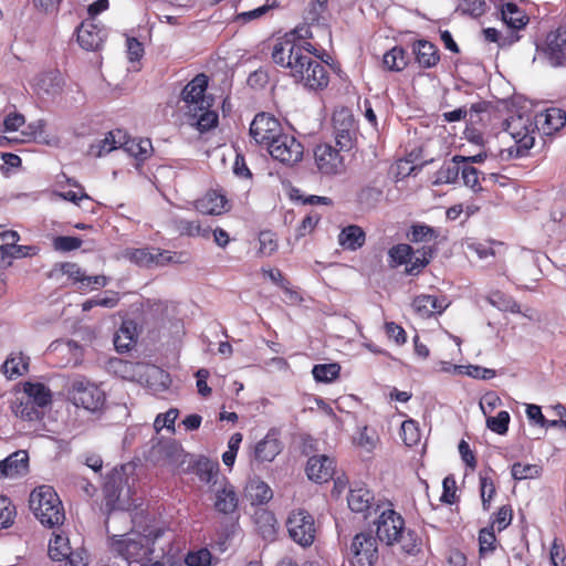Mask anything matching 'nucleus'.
Returning <instances> with one entry per match:
<instances>
[{
  "mask_svg": "<svg viewBox=\"0 0 566 566\" xmlns=\"http://www.w3.org/2000/svg\"><path fill=\"white\" fill-rule=\"evenodd\" d=\"M296 31L277 39L272 49V60L275 64L289 70V74L295 83H300L307 91L318 92L328 86L329 75L327 67L323 64H314L308 74L304 76L306 62L310 54L317 56L316 48L306 41L296 40Z\"/></svg>",
  "mask_w": 566,
  "mask_h": 566,
  "instance_id": "f257e3e1",
  "label": "nucleus"
},
{
  "mask_svg": "<svg viewBox=\"0 0 566 566\" xmlns=\"http://www.w3.org/2000/svg\"><path fill=\"white\" fill-rule=\"evenodd\" d=\"M111 366L120 377L145 385L156 394L167 390L171 384L169 374L151 364L115 359Z\"/></svg>",
  "mask_w": 566,
  "mask_h": 566,
  "instance_id": "f03ea898",
  "label": "nucleus"
},
{
  "mask_svg": "<svg viewBox=\"0 0 566 566\" xmlns=\"http://www.w3.org/2000/svg\"><path fill=\"white\" fill-rule=\"evenodd\" d=\"M29 505L36 520L45 527L54 528L65 521L62 501L50 485L34 489L30 494Z\"/></svg>",
  "mask_w": 566,
  "mask_h": 566,
  "instance_id": "7ed1b4c3",
  "label": "nucleus"
},
{
  "mask_svg": "<svg viewBox=\"0 0 566 566\" xmlns=\"http://www.w3.org/2000/svg\"><path fill=\"white\" fill-rule=\"evenodd\" d=\"M153 541L148 535L137 532H129L124 535L114 536L112 549L122 556L129 566L139 565L149 560L153 553Z\"/></svg>",
  "mask_w": 566,
  "mask_h": 566,
  "instance_id": "20e7f679",
  "label": "nucleus"
},
{
  "mask_svg": "<svg viewBox=\"0 0 566 566\" xmlns=\"http://www.w3.org/2000/svg\"><path fill=\"white\" fill-rule=\"evenodd\" d=\"M537 125L530 116H513L505 123V130L514 140V146L509 148L512 157H524L534 146Z\"/></svg>",
  "mask_w": 566,
  "mask_h": 566,
  "instance_id": "39448f33",
  "label": "nucleus"
},
{
  "mask_svg": "<svg viewBox=\"0 0 566 566\" xmlns=\"http://www.w3.org/2000/svg\"><path fill=\"white\" fill-rule=\"evenodd\" d=\"M69 395L76 407L90 412L102 410L106 401L104 390L84 377H77L72 381Z\"/></svg>",
  "mask_w": 566,
  "mask_h": 566,
  "instance_id": "423d86ee",
  "label": "nucleus"
},
{
  "mask_svg": "<svg viewBox=\"0 0 566 566\" xmlns=\"http://www.w3.org/2000/svg\"><path fill=\"white\" fill-rule=\"evenodd\" d=\"M289 536L302 547H310L316 537L314 517L305 510L292 511L286 520Z\"/></svg>",
  "mask_w": 566,
  "mask_h": 566,
  "instance_id": "0eeeda50",
  "label": "nucleus"
},
{
  "mask_svg": "<svg viewBox=\"0 0 566 566\" xmlns=\"http://www.w3.org/2000/svg\"><path fill=\"white\" fill-rule=\"evenodd\" d=\"M104 511L109 514L114 511H125L132 505L130 489L120 474L111 475L103 488Z\"/></svg>",
  "mask_w": 566,
  "mask_h": 566,
  "instance_id": "6e6552de",
  "label": "nucleus"
},
{
  "mask_svg": "<svg viewBox=\"0 0 566 566\" xmlns=\"http://www.w3.org/2000/svg\"><path fill=\"white\" fill-rule=\"evenodd\" d=\"M348 554L353 566H373L378 559L377 538L371 532L356 534Z\"/></svg>",
  "mask_w": 566,
  "mask_h": 566,
  "instance_id": "1a4fd4ad",
  "label": "nucleus"
},
{
  "mask_svg": "<svg viewBox=\"0 0 566 566\" xmlns=\"http://www.w3.org/2000/svg\"><path fill=\"white\" fill-rule=\"evenodd\" d=\"M268 151L273 159L293 166L302 160L304 147L294 136L282 133L270 144Z\"/></svg>",
  "mask_w": 566,
  "mask_h": 566,
  "instance_id": "9d476101",
  "label": "nucleus"
},
{
  "mask_svg": "<svg viewBox=\"0 0 566 566\" xmlns=\"http://www.w3.org/2000/svg\"><path fill=\"white\" fill-rule=\"evenodd\" d=\"M283 133L280 122L272 115L260 113L250 125V135L256 144L266 148Z\"/></svg>",
  "mask_w": 566,
  "mask_h": 566,
  "instance_id": "9b49d317",
  "label": "nucleus"
},
{
  "mask_svg": "<svg viewBox=\"0 0 566 566\" xmlns=\"http://www.w3.org/2000/svg\"><path fill=\"white\" fill-rule=\"evenodd\" d=\"M376 538L388 546L396 544L399 534L405 526L402 516L392 509L381 511L376 522Z\"/></svg>",
  "mask_w": 566,
  "mask_h": 566,
  "instance_id": "f8f14e48",
  "label": "nucleus"
},
{
  "mask_svg": "<svg viewBox=\"0 0 566 566\" xmlns=\"http://www.w3.org/2000/svg\"><path fill=\"white\" fill-rule=\"evenodd\" d=\"M317 169L326 176L339 175L345 170L344 158L339 150L329 144L317 145L314 150Z\"/></svg>",
  "mask_w": 566,
  "mask_h": 566,
  "instance_id": "ddd939ff",
  "label": "nucleus"
},
{
  "mask_svg": "<svg viewBox=\"0 0 566 566\" xmlns=\"http://www.w3.org/2000/svg\"><path fill=\"white\" fill-rule=\"evenodd\" d=\"M207 86L208 77L205 74H198L184 87L181 98L186 103L188 113L211 106L205 95Z\"/></svg>",
  "mask_w": 566,
  "mask_h": 566,
  "instance_id": "4468645a",
  "label": "nucleus"
},
{
  "mask_svg": "<svg viewBox=\"0 0 566 566\" xmlns=\"http://www.w3.org/2000/svg\"><path fill=\"white\" fill-rule=\"evenodd\" d=\"M214 494V509L224 515L233 514L239 504L238 494L234 486L226 479L214 481L213 483Z\"/></svg>",
  "mask_w": 566,
  "mask_h": 566,
  "instance_id": "2eb2a0df",
  "label": "nucleus"
},
{
  "mask_svg": "<svg viewBox=\"0 0 566 566\" xmlns=\"http://www.w3.org/2000/svg\"><path fill=\"white\" fill-rule=\"evenodd\" d=\"M125 255L139 266L166 265L176 262V254L155 248H140L126 250Z\"/></svg>",
  "mask_w": 566,
  "mask_h": 566,
  "instance_id": "dca6fc26",
  "label": "nucleus"
},
{
  "mask_svg": "<svg viewBox=\"0 0 566 566\" xmlns=\"http://www.w3.org/2000/svg\"><path fill=\"white\" fill-rule=\"evenodd\" d=\"M544 52L552 66H566V25L548 33Z\"/></svg>",
  "mask_w": 566,
  "mask_h": 566,
  "instance_id": "f3484780",
  "label": "nucleus"
},
{
  "mask_svg": "<svg viewBox=\"0 0 566 566\" xmlns=\"http://www.w3.org/2000/svg\"><path fill=\"white\" fill-rule=\"evenodd\" d=\"M374 500L373 493L365 486L350 489L347 496L348 507L355 513L363 514L364 518H368L373 512H378L379 505Z\"/></svg>",
  "mask_w": 566,
  "mask_h": 566,
  "instance_id": "a211bd4d",
  "label": "nucleus"
},
{
  "mask_svg": "<svg viewBox=\"0 0 566 566\" xmlns=\"http://www.w3.org/2000/svg\"><path fill=\"white\" fill-rule=\"evenodd\" d=\"M106 36V30L93 22H83L77 28V42L86 51L99 50Z\"/></svg>",
  "mask_w": 566,
  "mask_h": 566,
  "instance_id": "6ab92c4d",
  "label": "nucleus"
},
{
  "mask_svg": "<svg viewBox=\"0 0 566 566\" xmlns=\"http://www.w3.org/2000/svg\"><path fill=\"white\" fill-rule=\"evenodd\" d=\"M450 305L447 296L421 294L413 298L412 308L421 317L428 318L443 313Z\"/></svg>",
  "mask_w": 566,
  "mask_h": 566,
  "instance_id": "aec40b11",
  "label": "nucleus"
},
{
  "mask_svg": "<svg viewBox=\"0 0 566 566\" xmlns=\"http://www.w3.org/2000/svg\"><path fill=\"white\" fill-rule=\"evenodd\" d=\"M334 471V459L327 455H313L307 461L306 474L310 480L317 483L327 482L333 478Z\"/></svg>",
  "mask_w": 566,
  "mask_h": 566,
  "instance_id": "412c9836",
  "label": "nucleus"
},
{
  "mask_svg": "<svg viewBox=\"0 0 566 566\" xmlns=\"http://www.w3.org/2000/svg\"><path fill=\"white\" fill-rule=\"evenodd\" d=\"M29 469V454L25 450H18L0 461V479L24 475Z\"/></svg>",
  "mask_w": 566,
  "mask_h": 566,
  "instance_id": "4be33fe9",
  "label": "nucleus"
},
{
  "mask_svg": "<svg viewBox=\"0 0 566 566\" xmlns=\"http://www.w3.org/2000/svg\"><path fill=\"white\" fill-rule=\"evenodd\" d=\"M535 125L541 127L546 135L558 132L566 125V112L562 108L552 107L535 116Z\"/></svg>",
  "mask_w": 566,
  "mask_h": 566,
  "instance_id": "5701e85b",
  "label": "nucleus"
},
{
  "mask_svg": "<svg viewBox=\"0 0 566 566\" xmlns=\"http://www.w3.org/2000/svg\"><path fill=\"white\" fill-rule=\"evenodd\" d=\"M412 52L419 66L423 69H431L440 61L438 48L427 40L413 42Z\"/></svg>",
  "mask_w": 566,
  "mask_h": 566,
  "instance_id": "b1692460",
  "label": "nucleus"
},
{
  "mask_svg": "<svg viewBox=\"0 0 566 566\" xmlns=\"http://www.w3.org/2000/svg\"><path fill=\"white\" fill-rule=\"evenodd\" d=\"M196 209L202 214H221L228 208V200L224 195L217 190L208 191L202 198L197 200Z\"/></svg>",
  "mask_w": 566,
  "mask_h": 566,
  "instance_id": "393cba45",
  "label": "nucleus"
},
{
  "mask_svg": "<svg viewBox=\"0 0 566 566\" xmlns=\"http://www.w3.org/2000/svg\"><path fill=\"white\" fill-rule=\"evenodd\" d=\"M125 139V133L120 129L108 132L103 139L92 144L88 149V155L93 157H102L107 155L114 149L122 148V143Z\"/></svg>",
  "mask_w": 566,
  "mask_h": 566,
  "instance_id": "a878e982",
  "label": "nucleus"
},
{
  "mask_svg": "<svg viewBox=\"0 0 566 566\" xmlns=\"http://www.w3.org/2000/svg\"><path fill=\"white\" fill-rule=\"evenodd\" d=\"M365 240L364 230L355 224L345 227L338 234V244L344 250L356 251L364 245Z\"/></svg>",
  "mask_w": 566,
  "mask_h": 566,
  "instance_id": "bb28decb",
  "label": "nucleus"
},
{
  "mask_svg": "<svg viewBox=\"0 0 566 566\" xmlns=\"http://www.w3.org/2000/svg\"><path fill=\"white\" fill-rule=\"evenodd\" d=\"M281 452V444L274 433L269 432L254 449V457L258 461L271 462Z\"/></svg>",
  "mask_w": 566,
  "mask_h": 566,
  "instance_id": "cd10ccee",
  "label": "nucleus"
},
{
  "mask_svg": "<svg viewBox=\"0 0 566 566\" xmlns=\"http://www.w3.org/2000/svg\"><path fill=\"white\" fill-rule=\"evenodd\" d=\"M30 358L23 353H11L2 364V370L7 378L15 379L29 370Z\"/></svg>",
  "mask_w": 566,
  "mask_h": 566,
  "instance_id": "c85d7f7f",
  "label": "nucleus"
},
{
  "mask_svg": "<svg viewBox=\"0 0 566 566\" xmlns=\"http://www.w3.org/2000/svg\"><path fill=\"white\" fill-rule=\"evenodd\" d=\"M245 495L252 505H262L273 497V492L265 482L252 479L245 486Z\"/></svg>",
  "mask_w": 566,
  "mask_h": 566,
  "instance_id": "c756f323",
  "label": "nucleus"
},
{
  "mask_svg": "<svg viewBox=\"0 0 566 566\" xmlns=\"http://www.w3.org/2000/svg\"><path fill=\"white\" fill-rule=\"evenodd\" d=\"M122 148L128 155L133 156L139 161L146 160L153 151V145L148 138H130L125 135L122 143Z\"/></svg>",
  "mask_w": 566,
  "mask_h": 566,
  "instance_id": "7c9ffc66",
  "label": "nucleus"
},
{
  "mask_svg": "<svg viewBox=\"0 0 566 566\" xmlns=\"http://www.w3.org/2000/svg\"><path fill=\"white\" fill-rule=\"evenodd\" d=\"M501 14L503 22L513 30L523 29L528 21V18L524 11L513 2L505 3L502 7Z\"/></svg>",
  "mask_w": 566,
  "mask_h": 566,
  "instance_id": "2f4dec72",
  "label": "nucleus"
},
{
  "mask_svg": "<svg viewBox=\"0 0 566 566\" xmlns=\"http://www.w3.org/2000/svg\"><path fill=\"white\" fill-rule=\"evenodd\" d=\"M34 87L38 93L55 95L61 90V75L56 71L45 72L34 78Z\"/></svg>",
  "mask_w": 566,
  "mask_h": 566,
  "instance_id": "473e14b6",
  "label": "nucleus"
},
{
  "mask_svg": "<svg viewBox=\"0 0 566 566\" xmlns=\"http://www.w3.org/2000/svg\"><path fill=\"white\" fill-rule=\"evenodd\" d=\"M27 399L32 401L39 408H44L51 403L52 396L50 389L41 382H25L23 386Z\"/></svg>",
  "mask_w": 566,
  "mask_h": 566,
  "instance_id": "72a5a7b5",
  "label": "nucleus"
},
{
  "mask_svg": "<svg viewBox=\"0 0 566 566\" xmlns=\"http://www.w3.org/2000/svg\"><path fill=\"white\" fill-rule=\"evenodd\" d=\"M72 548L69 538L63 534H54L49 543V556L54 562L66 560L71 555Z\"/></svg>",
  "mask_w": 566,
  "mask_h": 566,
  "instance_id": "f704fd0d",
  "label": "nucleus"
},
{
  "mask_svg": "<svg viewBox=\"0 0 566 566\" xmlns=\"http://www.w3.org/2000/svg\"><path fill=\"white\" fill-rule=\"evenodd\" d=\"M382 64L385 69L391 72H400L407 65V54L403 48L394 46L391 50L387 51L382 57Z\"/></svg>",
  "mask_w": 566,
  "mask_h": 566,
  "instance_id": "c9c22d12",
  "label": "nucleus"
},
{
  "mask_svg": "<svg viewBox=\"0 0 566 566\" xmlns=\"http://www.w3.org/2000/svg\"><path fill=\"white\" fill-rule=\"evenodd\" d=\"M440 235V231L437 228L430 227L424 223H415L410 227L408 237L410 241L415 243H428L436 241Z\"/></svg>",
  "mask_w": 566,
  "mask_h": 566,
  "instance_id": "e433bc0d",
  "label": "nucleus"
},
{
  "mask_svg": "<svg viewBox=\"0 0 566 566\" xmlns=\"http://www.w3.org/2000/svg\"><path fill=\"white\" fill-rule=\"evenodd\" d=\"M413 256V249L407 243H399L391 247L388 251V264L390 268H398L408 264Z\"/></svg>",
  "mask_w": 566,
  "mask_h": 566,
  "instance_id": "4c0bfd02",
  "label": "nucleus"
},
{
  "mask_svg": "<svg viewBox=\"0 0 566 566\" xmlns=\"http://www.w3.org/2000/svg\"><path fill=\"white\" fill-rule=\"evenodd\" d=\"M195 471L200 481L205 483H214L218 480L219 463L207 458L199 459L195 465Z\"/></svg>",
  "mask_w": 566,
  "mask_h": 566,
  "instance_id": "58836bf2",
  "label": "nucleus"
},
{
  "mask_svg": "<svg viewBox=\"0 0 566 566\" xmlns=\"http://www.w3.org/2000/svg\"><path fill=\"white\" fill-rule=\"evenodd\" d=\"M462 169V163L457 161L455 156L452 161L443 165L436 174V185L453 184L458 180Z\"/></svg>",
  "mask_w": 566,
  "mask_h": 566,
  "instance_id": "ea45409f",
  "label": "nucleus"
},
{
  "mask_svg": "<svg viewBox=\"0 0 566 566\" xmlns=\"http://www.w3.org/2000/svg\"><path fill=\"white\" fill-rule=\"evenodd\" d=\"M479 554L485 558L492 555L497 546V539L493 530V525L484 527L479 532Z\"/></svg>",
  "mask_w": 566,
  "mask_h": 566,
  "instance_id": "a19ab883",
  "label": "nucleus"
},
{
  "mask_svg": "<svg viewBox=\"0 0 566 566\" xmlns=\"http://www.w3.org/2000/svg\"><path fill=\"white\" fill-rule=\"evenodd\" d=\"M12 411L17 417L28 421L40 420L43 415L42 409L28 399L15 402L12 406Z\"/></svg>",
  "mask_w": 566,
  "mask_h": 566,
  "instance_id": "79ce46f5",
  "label": "nucleus"
},
{
  "mask_svg": "<svg viewBox=\"0 0 566 566\" xmlns=\"http://www.w3.org/2000/svg\"><path fill=\"white\" fill-rule=\"evenodd\" d=\"M333 122L336 125L337 117H333ZM342 128H337L335 126V140L336 145L339 147V150H348L352 147V135L350 127L353 126V119L350 116L345 118L342 123Z\"/></svg>",
  "mask_w": 566,
  "mask_h": 566,
  "instance_id": "37998d69",
  "label": "nucleus"
},
{
  "mask_svg": "<svg viewBox=\"0 0 566 566\" xmlns=\"http://www.w3.org/2000/svg\"><path fill=\"white\" fill-rule=\"evenodd\" d=\"M488 302L500 311L520 313V305L511 297L502 292H493L486 297Z\"/></svg>",
  "mask_w": 566,
  "mask_h": 566,
  "instance_id": "c03bdc74",
  "label": "nucleus"
},
{
  "mask_svg": "<svg viewBox=\"0 0 566 566\" xmlns=\"http://www.w3.org/2000/svg\"><path fill=\"white\" fill-rule=\"evenodd\" d=\"M396 544H399L401 549L409 555H416L420 551V539L417 533L411 530H406L405 526Z\"/></svg>",
  "mask_w": 566,
  "mask_h": 566,
  "instance_id": "a18cd8bd",
  "label": "nucleus"
},
{
  "mask_svg": "<svg viewBox=\"0 0 566 566\" xmlns=\"http://www.w3.org/2000/svg\"><path fill=\"white\" fill-rule=\"evenodd\" d=\"M209 108L210 106H206L202 109L188 113L196 120V124L201 132L212 128L218 123V115Z\"/></svg>",
  "mask_w": 566,
  "mask_h": 566,
  "instance_id": "49530a36",
  "label": "nucleus"
},
{
  "mask_svg": "<svg viewBox=\"0 0 566 566\" xmlns=\"http://www.w3.org/2000/svg\"><path fill=\"white\" fill-rule=\"evenodd\" d=\"M514 480L536 479L542 474V467L531 463L515 462L511 468Z\"/></svg>",
  "mask_w": 566,
  "mask_h": 566,
  "instance_id": "de8ad7c7",
  "label": "nucleus"
},
{
  "mask_svg": "<svg viewBox=\"0 0 566 566\" xmlns=\"http://www.w3.org/2000/svg\"><path fill=\"white\" fill-rule=\"evenodd\" d=\"M340 366L333 364H318L313 367L312 374L316 381L331 382L339 375Z\"/></svg>",
  "mask_w": 566,
  "mask_h": 566,
  "instance_id": "09e8293b",
  "label": "nucleus"
},
{
  "mask_svg": "<svg viewBox=\"0 0 566 566\" xmlns=\"http://www.w3.org/2000/svg\"><path fill=\"white\" fill-rule=\"evenodd\" d=\"M377 440L376 432L367 426L360 428L354 437V443L367 452H371L375 449Z\"/></svg>",
  "mask_w": 566,
  "mask_h": 566,
  "instance_id": "8fccbe9b",
  "label": "nucleus"
},
{
  "mask_svg": "<svg viewBox=\"0 0 566 566\" xmlns=\"http://www.w3.org/2000/svg\"><path fill=\"white\" fill-rule=\"evenodd\" d=\"M135 343L134 334L130 328L123 324L114 336V346L117 352L124 353L130 349Z\"/></svg>",
  "mask_w": 566,
  "mask_h": 566,
  "instance_id": "3c124183",
  "label": "nucleus"
},
{
  "mask_svg": "<svg viewBox=\"0 0 566 566\" xmlns=\"http://www.w3.org/2000/svg\"><path fill=\"white\" fill-rule=\"evenodd\" d=\"M496 490L493 480L488 475L480 474V494L482 500V507L484 511H489L491 507V501L495 495Z\"/></svg>",
  "mask_w": 566,
  "mask_h": 566,
  "instance_id": "603ef678",
  "label": "nucleus"
},
{
  "mask_svg": "<svg viewBox=\"0 0 566 566\" xmlns=\"http://www.w3.org/2000/svg\"><path fill=\"white\" fill-rule=\"evenodd\" d=\"M400 434L406 446H416L420 440L418 423L412 419L405 420L401 424Z\"/></svg>",
  "mask_w": 566,
  "mask_h": 566,
  "instance_id": "864d4df0",
  "label": "nucleus"
},
{
  "mask_svg": "<svg viewBox=\"0 0 566 566\" xmlns=\"http://www.w3.org/2000/svg\"><path fill=\"white\" fill-rule=\"evenodd\" d=\"M461 178L463 180V184L471 188L474 192L482 191L483 188L480 182V172L476 168L472 167L471 165H463L461 169Z\"/></svg>",
  "mask_w": 566,
  "mask_h": 566,
  "instance_id": "5fc2aeb1",
  "label": "nucleus"
},
{
  "mask_svg": "<svg viewBox=\"0 0 566 566\" xmlns=\"http://www.w3.org/2000/svg\"><path fill=\"white\" fill-rule=\"evenodd\" d=\"M510 419V413L503 410L495 417H489L486 419V427L497 434H505L509 430Z\"/></svg>",
  "mask_w": 566,
  "mask_h": 566,
  "instance_id": "6e6d98bb",
  "label": "nucleus"
},
{
  "mask_svg": "<svg viewBox=\"0 0 566 566\" xmlns=\"http://www.w3.org/2000/svg\"><path fill=\"white\" fill-rule=\"evenodd\" d=\"M15 517V509L7 496H0V530L11 526Z\"/></svg>",
  "mask_w": 566,
  "mask_h": 566,
  "instance_id": "4d7b16f0",
  "label": "nucleus"
},
{
  "mask_svg": "<svg viewBox=\"0 0 566 566\" xmlns=\"http://www.w3.org/2000/svg\"><path fill=\"white\" fill-rule=\"evenodd\" d=\"M8 252V264H11L12 259L33 256L38 254L39 249L35 245H18V244H6Z\"/></svg>",
  "mask_w": 566,
  "mask_h": 566,
  "instance_id": "13d9d810",
  "label": "nucleus"
},
{
  "mask_svg": "<svg viewBox=\"0 0 566 566\" xmlns=\"http://www.w3.org/2000/svg\"><path fill=\"white\" fill-rule=\"evenodd\" d=\"M512 518L513 511L511 505H503L499 509L491 525H493V530L496 528L497 532H502L511 524Z\"/></svg>",
  "mask_w": 566,
  "mask_h": 566,
  "instance_id": "bf43d9fd",
  "label": "nucleus"
},
{
  "mask_svg": "<svg viewBox=\"0 0 566 566\" xmlns=\"http://www.w3.org/2000/svg\"><path fill=\"white\" fill-rule=\"evenodd\" d=\"M179 415L178 409L170 408L165 413H159L154 422V427L157 431L161 430L163 428H167L168 430L174 431L175 428V421Z\"/></svg>",
  "mask_w": 566,
  "mask_h": 566,
  "instance_id": "052dcab7",
  "label": "nucleus"
},
{
  "mask_svg": "<svg viewBox=\"0 0 566 566\" xmlns=\"http://www.w3.org/2000/svg\"><path fill=\"white\" fill-rule=\"evenodd\" d=\"M178 230L181 234H187L190 237H208L209 230L202 229L201 226L197 221L190 220H180L178 223Z\"/></svg>",
  "mask_w": 566,
  "mask_h": 566,
  "instance_id": "680f3d73",
  "label": "nucleus"
},
{
  "mask_svg": "<svg viewBox=\"0 0 566 566\" xmlns=\"http://www.w3.org/2000/svg\"><path fill=\"white\" fill-rule=\"evenodd\" d=\"M188 566H210L211 553L207 548H201L197 552H190L185 558Z\"/></svg>",
  "mask_w": 566,
  "mask_h": 566,
  "instance_id": "e2e57ef3",
  "label": "nucleus"
},
{
  "mask_svg": "<svg viewBox=\"0 0 566 566\" xmlns=\"http://www.w3.org/2000/svg\"><path fill=\"white\" fill-rule=\"evenodd\" d=\"M276 6H277L276 0H273L272 2L268 1L265 4H263L256 9L239 13L237 19L240 21H243V22H250L252 20L263 17L268 11L275 8Z\"/></svg>",
  "mask_w": 566,
  "mask_h": 566,
  "instance_id": "0e129e2a",
  "label": "nucleus"
},
{
  "mask_svg": "<svg viewBox=\"0 0 566 566\" xmlns=\"http://www.w3.org/2000/svg\"><path fill=\"white\" fill-rule=\"evenodd\" d=\"M260 249L259 252L263 255H271L277 249V243L274 234L270 231H263L259 235Z\"/></svg>",
  "mask_w": 566,
  "mask_h": 566,
  "instance_id": "69168bd1",
  "label": "nucleus"
},
{
  "mask_svg": "<svg viewBox=\"0 0 566 566\" xmlns=\"http://www.w3.org/2000/svg\"><path fill=\"white\" fill-rule=\"evenodd\" d=\"M442 488H443V492H442V495L440 499L441 502L447 503V504H453L457 500V496H455L457 485H455L454 478L451 475L446 476L442 481Z\"/></svg>",
  "mask_w": 566,
  "mask_h": 566,
  "instance_id": "338daca9",
  "label": "nucleus"
},
{
  "mask_svg": "<svg viewBox=\"0 0 566 566\" xmlns=\"http://www.w3.org/2000/svg\"><path fill=\"white\" fill-rule=\"evenodd\" d=\"M82 240L76 237H56L53 245L57 251H72L81 247Z\"/></svg>",
  "mask_w": 566,
  "mask_h": 566,
  "instance_id": "774afa93",
  "label": "nucleus"
}]
</instances>
